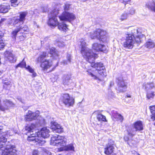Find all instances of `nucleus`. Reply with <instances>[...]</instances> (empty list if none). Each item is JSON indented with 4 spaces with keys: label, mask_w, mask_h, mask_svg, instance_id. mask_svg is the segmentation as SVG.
Masks as SVG:
<instances>
[{
    "label": "nucleus",
    "mask_w": 155,
    "mask_h": 155,
    "mask_svg": "<svg viewBox=\"0 0 155 155\" xmlns=\"http://www.w3.org/2000/svg\"><path fill=\"white\" fill-rule=\"evenodd\" d=\"M39 112L38 110L35 112H33L30 110H28L26 115L25 116V120L26 121H31L36 120L34 124H36L37 120L39 119L40 117L43 118L42 117L39 116Z\"/></svg>",
    "instance_id": "obj_12"
},
{
    "label": "nucleus",
    "mask_w": 155,
    "mask_h": 155,
    "mask_svg": "<svg viewBox=\"0 0 155 155\" xmlns=\"http://www.w3.org/2000/svg\"><path fill=\"white\" fill-rule=\"evenodd\" d=\"M27 134H27V135H29L28 133H28H27Z\"/></svg>",
    "instance_id": "obj_55"
},
{
    "label": "nucleus",
    "mask_w": 155,
    "mask_h": 155,
    "mask_svg": "<svg viewBox=\"0 0 155 155\" xmlns=\"http://www.w3.org/2000/svg\"><path fill=\"white\" fill-rule=\"evenodd\" d=\"M5 57L11 63H14L16 61V58L10 52L7 51L5 53Z\"/></svg>",
    "instance_id": "obj_18"
},
{
    "label": "nucleus",
    "mask_w": 155,
    "mask_h": 155,
    "mask_svg": "<svg viewBox=\"0 0 155 155\" xmlns=\"http://www.w3.org/2000/svg\"><path fill=\"white\" fill-rule=\"evenodd\" d=\"M58 62H57V66H58Z\"/></svg>",
    "instance_id": "obj_54"
},
{
    "label": "nucleus",
    "mask_w": 155,
    "mask_h": 155,
    "mask_svg": "<svg viewBox=\"0 0 155 155\" xmlns=\"http://www.w3.org/2000/svg\"><path fill=\"white\" fill-rule=\"evenodd\" d=\"M45 124V120L43 118L40 117L37 120L36 124L32 123L28 125L25 127V130L28 131V133H30V135H28V140L29 141H35L36 145L42 146L45 142L44 139L38 136V131H36L39 129L41 127L44 126Z\"/></svg>",
    "instance_id": "obj_2"
},
{
    "label": "nucleus",
    "mask_w": 155,
    "mask_h": 155,
    "mask_svg": "<svg viewBox=\"0 0 155 155\" xmlns=\"http://www.w3.org/2000/svg\"><path fill=\"white\" fill-rule=\"evenodd\" d=\"M26 63L24 61V58L23 59L21 62L19 63L16 66V68H17L18 67L25 68L27 69V67H26Z\"/></svg>",
    "instance_id": "obj_29"
},
{
    "label": "nucleus",
    "mask_w": 155,
    "mask_h": 155,
    "mask_svg": "<svg viewBox=\"0 0 155 155\" xmlns=\"http://www.w3.org/2000/svg\"><path fill=\"white\" fill-rule=\"evenodd\" d=\"M145 46L147 48H152L154 47L155 44L152 40L151 39H149L146 42Z\"/></svg>",
    "instance_id": "obj_26"
},
{
    "label": "nucleus",
    "mask_w": 155,
    "mask_h": 155,
    "mask_svg": "<svg viewBox=\"0 0 155 155\" xmlns=\"http://www.w3.org/2000/svg\"><path fill=\"white\" fill-rule=\"evenodd\" d=\"M114 96V93L112 92H110V94H109L108 96V98L110 99V98H112Z\"/></svg>",
    "instance_id": "obj_41"
},
{
    "label": "nucleus",
    "mask_w": 155,
    "mask_h": 155,
    "mask_svg": "<svg viewBox=\"0 0 155 155\" xmlns=\"http://www.w3.org/2000/svg\"><path fill=\"white\" fill-rule=\"evenodd\" d=\"M59 13V10L54 9L49 12L48 14V25L51 26L55 27L58 25L59 30L66 31L68 29L67 25L64 22L59 23L57 18V15Z\"/></svg>",
    "instance_id": "obj_6"
},
{
    "label": "nucleus",
    "mask_w": 155,
    "mask_h": 155,
    "mask_svg": "<svg viewBox=\"0 0 155 155\" xmlns=\"http://www.w3.org/2000/svg\"><path fill=\"white\" fill-rule=\"evenodd\" d=\"M66 140L64 136L56 135L51 137L50 144L53 146L63 147L58 149L60 151L74 150V148L72 144L66 145Z\"/></svg>",
    "instance_id": "obj_5"
},
{
    "label": "nucleus",
    "mask_w": 155,
    "mask_h": 155,
    "mask_svg": "<svg viewBox=\"0 0 155 155\" xmlns=\"http://www.w3.org/2000/svg\"><path fill=\"white\" fill-rule=\"evenodd\" d=\"M64 7V11L59 16L60 20L61 21H67L69 22L74 20L75 18V15L72 13L67 11L69 9L70 5L68 4H65Z\"/></svg>",
    "instance_id": "obj_9"
},
{
    "label": "nucleus",
    "mask_w": 155,
    "mask_h": 155,
    "mask_svg": "<svg viewBox=\"0 0 155 155\" xmlns=\"http://www.w3.org/2000/svg\"><path fill=\"white\" fill-rule=\"evenodd\" d=\"M2 73V71H0V75H1Z\"/></svg>",
    "instance_id": "obj_52"
},
{
    "label": "nucleus",
    "mask_w": 155,
    "mask_h": 155,
    "mask_svg": "<svg viewBox=\"0 0 155 155\" xmlns=\"http://www.w3.org/2000/svg\"><path fill=\"white\" fill-rule=\"evenodd\" d=\"M11 5L12 6L15 7L18 5V0H11Z\"/></svg>",
    "instance_id": "obj_33"
},
{
    "label": "nucleus",
    "mask_w": 155,
    "mask_h": 155,
    "mask_svg": "<svg viewBox=\"0 0 155 155\" xmlns=\"http://www.w3.org/2000/svg\"><path fill=\"white\" fill-rule=\"evenodd\" d=\"M42 150L45 153L47 154H48L49 151L47 149L45 148H42Z\"/></svg>",
    "instance_id": "obj_43"
},
{
    "label": "nucleus",
    "mask_w": 155,
    "mask_h": 155,
    "mask_svg": "<svg viewBox=\"0 0 155 155\" xmlns=\"http://www.w3.org/2000/svg\"><path fill=\"white\" fill-rule=\"evenodd\" d=\"M111 114L115 118L117 119V120H119L120 122H122L123 120V117L120 114H118L117 111H112Z\"/></svg>",
    "instance_id": "obj_22"
},
{
    "label": "nucleus",
    "mask_w": 155,
    "mask_h": 155,
    "mask_svg": "<svg viewBox=\"0 0 155 155\" xmlns=\"http://www.w3.org/2000/svg\"><path fill=\"white\" fill-rule=\"evenodd\" d=\"M18 100L19 101H20L22 102V101H21V98H19L18 99Z\"/></svg>",
    "instance_id": "obj_49"
},
{
    "label": "nucleus",
    "mask_w": 155,
    "mask_h": 155,
    "mask_svg": "<svg viewBox=\"0 0 155 155\" xmlns=\"http://www.w3.org/2000/svg\"><path fill=\"white\" fill-rule=\"evenodd\" d=\"M15 104L10 100L5 98L0 99V110L2 111L7 110L11 107H13Z\"/></svg>",
    "instance_id": "obj_14"
},
{
    "label": "nucleus",
    "mask_w": 155,
    "mask_h": 155,
    "mask_svg": "<svg viewBox=\"0 0 155 155\" xmlns=\"http://www.w3.org/2000/svg\"><path fill=\"white\" fill-rule=\"evenodd\" d=\"M148 87H149V90L150 89V88H149V86H148Z\"/></svg>",
    "instance_id": "obj_53"
},
{
    "label": "nucleus",
    "mask_w": 155,
    "mask_h": 155,
    "mask_svg": "<svg viewBox=\"0 0 155 155\" xmlns=\"http://www.w3.org/2000/svg\"><path fill=\"white\" fill-rule=\"evenodd\" d=\"M134 128H130L127 130V135H125L124 139L125 141H128L134 136L137 131H140L143 129L142 122L138 121L134 124Z\"/></svg>",
    "instance_id": "obj_7"
},
{
    "label": "nucleus",
    "mask_w": 155,
    "mask_h": 155,
    "mask_svg": "<svg viewBox=\"0 0 155 155\" xmlns=\"http://www.w3.org/2000/svg\"><path fill=\"white\" fill-rule=\"evenodd\" d=\"M2 127L0 126V135H1V134L2 132Z\"/></svg>",
    "instance_id": "obj_46"
},
{
    "label": "nucleus",
    "mask_w": 155,
    "mask_h": 155,
    "mask_svg": "<svg viewBox=\"0 0 155 155\" xmlns=\"http://www.w3.org/2000/svg\"><path fill=\"white\" fill-rule=\"evenodd\" d=\"M63 103L66 106L69 107L72 106L74 103V99L70 97L68 94H63L61 98Z\"/></svg>",
    "instance_id": "obj_13"
},
{
    "label": "nucleus",
    "mask_w": 155,
    "mask_h": 155,
    "mask_svg": "<svg viewBox=\"0 0 155 155\" xmlns=\"http://www.w3.org/2000/svg\"><path fill=\"white\" fill-rule=\"evenodd\" d=\"M101 47H100V50H99V51L106 52L107 51V50L106 46L105 45H101Z\"/></svg>",
    "instance_id": "obj_36"
},
{
    "label": "nucleus",
    "mask_w": 155,
    "mask_h": 155,
    "mask_svg": "<svg viewBox=\"0 0 155 155\" xmlns=\"http://www.w3.org/2000/svg\"><path fill=\"white\" fill-rule=\"evenodd\" d=\"M71 55L70 54H68L67 56V60H68V61L69 63H70V62H71Z\"/></svg>",
    "instance_id": "obj_42"
},
{
    "label": "nucleus",
    "mask_w": 155,
    "mask_h": 155,
    "mask_svg": "<svg viewBox=\"0 0 155 155\" xmlns=\"http://www.w3.org/2000/svg\"><path fill=\"white\" fill-rule=\"evenodd\" d=\"M114 83L113 82H111L110 84V86H112L113 85H114Z\"/></svg>",
    "instance_id": "obj_48"
},
{
    "label": "nucleus",
    "mask_w": 155,
    "mask_h": 155,
    "mask_svg": "<svg viewBox=\"0 0 155 155\" xmlns=\"http://www.w3.org/2000/svg\"><path fill=\"white\" fill-rule=\"evenodd\" d=\"M101 45L97 43L94 44L92 45V48L96 51H99L100 50V47H101Z\"/></svg>",
    "instance_id": "obj_30"
},
{
    "label": "nucleus",
    "mask_w": 155,
    "mask_h": 155,
    "mask_svg": "<svg viewBox=\"0 0 155 155\" xmlns=\"http://www.w3.org/2000/svg\"><path fill=\"white\" fill-rule=\"evenodd\" d=\"M130 1H131V0H128V1H126V2L123 1V3L124 2H125L124 4H125V5L126 4H127L128 3V2H130Z\"/></svg>",
    "instance_id": "obj_47"
},
{
    "label": "nucleus",
    "mask_w": 155,
    "mask_h": 155,
    "mask_svg": "<svg viewBox=\"0 0 155 155\" xmlns=\"http://www.w3.org/2000/svg\"><path fill=\"white\" fill-rule=\"evenodd\" d=\"M90 37L92 39L96 38L104 42L107 41L108 35L105 31L98 28L91 34Z\"/></svg>",
    "instance_id": "obj_11"
},
{
    "label": "nucleus",
    "mask_w": 155,
    "mask_h": 155,
    "mask_svg": "<svg viewBox=\"0 0 155 155\" xmlns=\"http://www.w3.org/2000/svg\"><path fill=\"white\" fill-rule=\"evenodd\" d=\"M49 54L50 56H52L54 57L55 56H58V54L56 52V49L53 48L51 47L49 48Z\"/></svg>",
    "instance_id": "obj_28"
},
{
    "label": "nucleus",
    "mask_w": 155,
    "mask_h": 155,
    "mask_svg": "<svg viewBox=\"0 0 155 155\" xmlns=\"http://www.w3.org/2000/svg\"><path fill=\"white\" fill-rule=\"evenodd\" d=\"M64 64H67V63H65V61H64Z\"/></svg>",
    "instance_id": "obj_51"
},
{
    "label": "nucleus",
    "mask_w": 155,
    "mask_h": 155,
    "mask_svg": "<svg viewBox=\"0 0 155 155\" xmlns=\"http://www.w3.org/2000/svg\"><path fill=\"white\" fill-rule=\"evenodd\" d=\"M48 53L44 52L36 59L37 63H41L40 67L43 70H47L50 68L52 65V62L51 60L44 59L45 58L48 56Z\"/></svg>",
    "instance_id": "obj_8"
},
{
    "label": "nucleus",
    "mask_w": 155,
    "mask_h": 155,
    "mask_svg": "<svg viewBox=\"0 0 155 155\" xmlns=\"http://www.w3.org/2000/svg\"><path fill=\"white\" fill-rule=\"evenodd\" d=\"M9 6L5 5H0V13H5L8 12Z\"/></svg>",
    "instance_id": "obj_24"
},
{
    "label": "nucleus",
    "mask_w": 155,
    "mask_h": 155,
    "mask_svg": "<svg viewBox=\"0 0 155 155\" xmlns=\"http://www.w3.org/2000/svg\"><path fill=\"white\" fill-rule=\"evenodd\" d=\"M81 53L82 55L86 58V61L91 63V66L95 68L100 75L106 76L107 74L103 64L101 62H93L95 59L97 58V54L94 53L91 50L86 47V43L84 41L81 40Z\"/></svg>",
    "instance_id": "obj_1"
},
{
    "label": "nucleus",
    "mask_w": 155,
    "mask_h": 155,
    "mask_svg": "<svg viewBox=\"0 0 155 155\" xmlns=\"http://www.w3.org/2000/svg\"><path fill=\"white\" fill-rule=\"evenodd\" d=\"M87 74L90 75L91 77H92L94 79H97V77L95 76V75H94L92 73L89 71H87Z\"/></svg>",
    "instance_id": "obj_39"
},
{
    "label": "nucleus",
    "mask_w": 155,
    "mask_h": 155,
    "mask_svg": "<svg viewBox=\"0 0 155 155\" xmlns=\"http://www.w3.org/2000/svg\"><path fill=\"white\" fill-rule=\"evenodd\" d=\"M5 45L4 43L2 42V41H1L0 42V50H1L3 48Z\"/></svg>",
    "instance_id": "obj_40"
},
{
    "label": "nucleus",
    "mask_w": 155,
    "mask_h": 155,
    "mask_svg": "<svg viewBox=\"0 0 155 155\" xmlns=\"http://www.w3.org/2000/svg\"><path fill=\"white\" fill-rule=\"evenodd\" d=\"M7 141V139L3 135H0V144L4 145L5 142Z\"/></svg>",
    "instance_id": "obj_31"
},
{
    "label": "nucleus",
    "mask_w": 155,
    "mask_h": 155,
    "mask_svg": "<svg viewBox=\"0 0 155 155\" xmlns=\"http://www.w3.org/2000/svg\"><path fill=\"white\" fill-rule=\"evenodd\" d=\"M116 82L118 86L117 90L120 92H124L126 90L127 86L126 83L122 75L117 78Z\"/></svg>",
    "instance_id": "obj_15"
},
{
    "label": "nucleus",
    "mask_w": 155,
    "mask_h": 155,
    "mask_svg": "<svg viewBox=\"0 0 155 155\" xmlns=\"http://www.w3.org/2000/svg\"><path fill=\"white\" fill-rule=\"evenodd\" d=\"M50 131L49 129H48L47 127L42 128L40 131L38 132V135H40L41 138L44 139L45 140V138H47L49 136V133Z\"/></svg>",
    "instance_id": "obj_17"
},
{
    "label": "nucleus",
    "mask_w": 155,
    "mask_h": 155,
    "mask_svg": "<svg viewBox=\"0 0 155 155\" xmlns=\"http://www.w3.org/2000/svg\"><path fill=\"white\" fill-rule=\"evenodd\" d=\"M3 146L0 144V150L2 151L1 155H17L15 146L10 142H8L5 146Z\"/></svg>",
    "instance_id": "obj_10"
},
{
    "label": "nucleus",
    "mask_w": 155,
    "mask_h": 155,
    "mask_svg": "<svg viewBox=\"0 0 155 155\" xmlns=\"http://www.w3.org/2000/svg\"><path fill=\"white\" fill-rule=\"evenodd\" d=\"M28 14L27 12H21L19 13V15L14 17L12 20V23L13 25L16 28L12 32L13 38H15L17 34L20 32L23 33L25 32H28L29 29L28 26L23 25L25 20V17Z\"/></svg>",
    "instance_id": "obj_4"
},
{
    "label": "nucleus",
    "mask_w": 155,
    "mask_h": 155,
    "mask_svg": "<svg viewBox=\"0 0 155 155\" xmlns=\"http://www.w3.org/2000/svg\"><path fill=\"white\" fill-rule=\"evenodd\" d=\"M126 100L128 98H131V96L130 94H127L126 97H125Z\"/></svg>",
    "instance_id": "obj_45"
},
{
    "label": "nucleus",
    "mask_w": 155,
    "mask_h": 155,
    "mask_svg": "<svg viewBox=\"0 0 155 155\" xmlns=\"http://www.w3.org/2000/svg\"><path fill=\"white\" fill-rule=\"evenodd\" d=\"M51 123V128L54 132L60 133L63 131V128L57 122L52 121Z\"/></svg>",
    "instance_id": "obj_16"
},
{
    "label": "nucleus",
    "mask_w": 155,
    "mask_h": 155,
    "mask_svg": "<svg viewBox=\"0 0 155 155\" xmlns=\"http://www.w3.org/2000/svg\"><path fill=\"white\" fill-rule=\"evenodd\" d=\"M145 6L149 9L155 12V0L148 2L146 3Z\"/></svg>",
    "instance_id": "obj_20"
},
{
    "label": "nucleus",
    "mask_w": 155,
    "mask_h": 155,
    "mask_svg": "<svg viewBox=\"0 0 155 155\" xmlns=\"http://www.w3.org/2000/svg\"><path fill=\"white\" fill-rule=\"evenodd\" d=\"M138 155H140L139 154H138Z\"/></svg>",
    "instance_id": "obj_57"
},
{
    "label": "nucleus",
    "mask_w": 155,
    "mask_h": 155,
    "mask_svg": "<svg viewBox=\"0 0 155 155\" xmlns=\"http://www.w3.org/2000/svg\"><path fill=\"white\" fill-rule=\"evenodd\" d=\"M128 17L127 14L125 12L121 15L120 19L122 21H123L126 19Z\"/></svg>",
    "instance_id": "obj_35"
},
{
    "label": "nucleus",
    "mask_w": 155,
    "mask_h": 155,
    "mask_svg": "<svg viewBox=\"0 0 155 155\" xmlns=\"http://www.w3.org/2000/svg\"><path fill=\"white\" fill-rule=\"evenodd\" d=\"M148 86H149L150 89H151L155 87L154 84L153 82L148 83L146 84H143V87H144L146 91H147L149 90Z\"/></svg>",
    "instance_id": "obj_25"
},
{
    "label": "nucleus",
    "mask_w": 155,
    "mask_h": 155,
    "mask_svg": "<svg viewBox=\"0 0 155 155\" xmlns=\"http://www.w3.org/2000/svg\"><path fill=\"white\" fill-rule=\"evenodd\" d=\"M107 145H109L110 146L114 147L115 146L114 142V141L112 140H109V142L108 144Z\"/></svg>",
    "instance_id": "obj_37"
},
{
    "label": "nucleus",
    "mask_w": 155,
    "mask_h": 155,
    "mask_svg": "<svg viewBox=\"0 0 155 155\" xmlns=\"http://www.w3.org/2000/svg\"><path fill=\"white\" fill-rule=\"evenodd\" d=\"M132 152L133 153H134V154L135 153H137V152L134 151H132Z\"/></svg>",
    "instance_id": "obj_50"
},
{
    "label": "nucleus",
    "mask_w": 155,
    "mask_h": 155,
    "mask_svg": "<svg viewBox=\"0 0 155 155\" xmlns=\"http://www.w3.org/2000/svg\"><path fill=\"white\" fill-rule=\"evenodd\" d=\"M155 96L154 92L151 93L147 92V97L148 99H150L151 98H153Z\"/></svg>",
    "instance_id": "obj_34"
},
{
    "label": "nucleus",
    "mask_w": 155,
    "mask_h": 155,
    "mask_svg": "<svg viewBox=\"0 0 155 155\" xmlns=\"http://www.w3.org/2000/svg\"><path fill=\"white\" fill-rule=\"evenodd\" d=\"M94 113L97 114V117L99 121H107L105 116L99 113L98 111H95Z\"/></svg>",
    "instance_id": "obj_21"
},
{
    "label": "nucleus",
    "mask_w": 155,
    "mask_h": 155,
    "mask_svg": "<svg viewBox=\"0 0 155 155\" xmlns=\"http://www.w3.org/2000/svg\"><path fill=\"white\" fill-rule=\"evenodd\" d=\"M27 69L30 72L32 73V76L33 77H35L36 76V74L34 72V70L32 69L30 66H28L27 67Z\"/></svg>",
    "instance_id": "obj_32"
},
{
    "label": "nucleus",
    "mask_w": 155,
    "mask_h": 155,
    "mask_svg": "<svg viewBox=\"0 0 155 155\" xmlns=\"http://www.w3.org/2000/svg\"><path fill=\"white\" fill-rule=\"evenodd\" d=\"M114 149V147L106 145V147L104 148V153L107 155L110 154L113 152Z\"/></svg>",
    "instance_id": "obj_23"
},
{
    "label": "nucleus",
    "mask_w": 155,
    "mask_h": 155,
    "mask_svg": "<svg viewBox=\"0 0 155 155\" xmlns=\"http://www.w3.org/2000/svg\"><path fill=\"white\" fill-rule=\"evenodd\" d=\"M62 45H64V44H63Z\"/></svg>",
    "instance_id": "obj_56"
},
{
    "label": "nucleus",
    "mask_w": 155,
    "mask_h": 155,
    "mask_svg": "<svg viewBox=\"0 0 155 155\" xmlns=\"http://www.w3.org/2000/svg\"><path fill=\"white\" fill-rule=\"evenodd\" d=\"M126 35L127 36L123 42V46L125 48L129 49H132L135 43L139 44L141 41V38L145 37L144 35H141L140 29L137 28L132 29L130 32L126 33Z\"/></svg>",
    "instance_id": "obj_3"
},
{
    "label": "nucleus",
    "mask_w": 155,
    "mask_h": 155,
    "mask_svg": "<svg viewBox=\"0 0 155 155\" xmlns=\"http://www.w3.org/2000/svg\"><path fill=\"white\" fill-rule=\"evenodd\" d=\"M63 79V82L64 85H69L72 82V80L71 79V75L70 74H64Z\"/></svg>",
    "instance_id": "obj_19"
},
{
    "label": "nucleus",
    "mask_w": 155,
    "mask_h": 155,
    "mask_svg": "<svg viewBox=\"0 0 155 155\" xmlns=\"http://www.w3.org/2000/svg\"><path fill=\"white\" fill-rule=\"evenodd\" d=\"M38 152L37 150H34L33 152L32 155H38Z\"/></svg>",
    "instance_id": "obj_44"
},
{
    "label": "nucleus",
    "mask_w": 155,
    "mask_h": 155,
    "mask_svg": "<svg viewBox=\"0 0 155 155\" xmlns=\"http://www.w3.org/2000/svg\"><path fill=\"white\" fill-rule=\"evenodd\" d=\"M3 87L4 89L7 90L10 89L11 87V85L10 82L8 81H5L3 82Z\"/></svg>",
    "instance_id": "obj_27"
},
{
    "label": "nucleus",
    "mask_w": 155,
    "mask_h": 155,
    "mask_svg": "<svg viewBox=\"0 0 155 155\" xmlns=\"http://www.w3.org/2000/svg\"><path fill=\"white\" fill-rule=\"evenodd\" d=\"M135 10L133 8H131L129 10L128 14L131 15H134L135 13Z\"/></svg>",
    "instance_id": "obj_38"
}]
</instances>
